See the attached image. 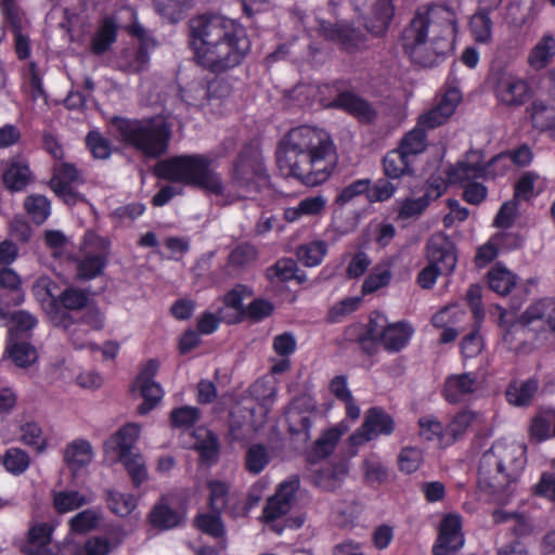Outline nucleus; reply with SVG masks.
I'll use <instances>...</instances> for the list:
<instances>
[{
    "mask_svg": "<svg viewBox=\"0 0 555 555\" xmlns=\"http://www.w3.org/2000/svg\"><path fill=\"white\" fill-rule=\"evenodd\" d=\"M422 462L423 454L417 448H403L399 454V468L405 474L416 472Z\"/></svg>",
    "mask_w": 555,
    "mask_h": 555,
    "instance_id": "obj_62",
    "label": "nucleus"
},
{
    "mask_svg": "<svg viewBox=\"0 0 555 555\" xmlns=\"http://www.w3.org/2000/svg\"><path fill=\"white\" fill-rule=\"evenodd\" d=\"M249 391H250V396L253 397V399L256 400L257 410L259 411V413L261 414V417L263 418L268 414V412L270 411V409L274 402L275 395H276L275 388L273 386L268 385L264 382L259 380V382H256L250 387ZM255 412H256V408L251 406L249 409L250 418L254 417ZM250 422H251L253 426H257L258 424H260L262 422V420H259V421L250 420Z\"/></svg>",
    "mask_w": 555,
    "mask_h": 555,
    "instance_id": "obj_31",
    "label": "nucleus"
},
{
    "mask_svg": "<svg viewBox=\"0 0 555 555\" xmlns=\"http://www.w3.org/2000/svg\"><path fill=\"white\" fill-rule=\"evenodd\" d=\"M461 529V517L454 514L447 515L440 524L439 534L433 547L434 555H454L464 544Z\"/></svg>",
    "mask_w": 555,
    "mask_h": 555,
    "instance_id": "obj_19",
    "label": "nucleus"
},
{
    "mask_svg": "<svg viewBox=\"0 0 555 555\" xmlns=\"http://www.w3.org/2000/svg\"><path fill=\"white\" fill-rule=\"evenodd\" d=\"M155 10L168 22H177L189 0H153Z\"/></svg>",
    "mask_w": 555,
    "mask_h": 555,
    "instance_id": "obj_60",
    "label": "nucleus"
},
{
    "mask_svg": "<svg viewBox=\"0 0 555 555\" xmlns=\"http://www.w3.org/2000/svg\"><path fill=\"white\" fill-rule=\"evenodd\" d=\"M21 440L24 444L33 447L38 453L48 448L41 427L36 423H27L21 427Z\"/></svg>",
    "mask_w": 555,
    "mask_h": 555,
    "instance_id": "obj_54",
    "label": "nucleus"
},
{
    "mask_svg": "<svg viewBox=\"0 0 555 555\" xmlns=\"http://www.w3.org/2000/svg\"><path fill=\"white\" fill-rule=\"evenodd\" d=\"M211 164L212 160L204 155H180L158 163L156 173L163 179L221 195L224 185L220 175L212 169Z\"/></svg>",
    "mask_w": 555,
    "mask_h": 555,
    "instance_id": "obj_5",
    "label": "nucleus"
},
{
    "mask_svg": "<svg viewBox=\"0 0 555 555\" xmlns=\"http://www.w3.org/2000/svg\"><path fill=\"white\" fill-rule=\"evenodd\" d=\"M9 338L27 339L29 337V333L36 327L38 323L37 318L25 310H20L12 313L9 317Z\"/></svg>",
    "mask_w": 555,
    "mask_h": 555,
    "instance_id": "obj_38",
    "label": "nucleus"
},
{
    "mask_svg": "<svg viewBox=\"0 0 555 555\" xmlns=\"http://www.w3.org/2000/svg\"><path fill=\"white\" fill-rule=\"evenodd\" d=\"M533 126L540 130L555 128V103L537 100L532 104Z\"/></svg>",
    "mask_w": 555,
    "mask_h": 555,
    "instance_id": "obj_47",
    "label": "nucleus"
},
{
    "mask_svg": "<svg viewBox=\"0 0 555 555\" xmlns=\"http://www.w3.org/2000/svg\"><path fill=\"white\" fill-rule=\"evenodd\" d=\"M54 527L48 522L34 525L28 533V542L24 547L25 555H109L113 550L106 537H91L83 544L66 538L57 553L51 547Z\"/></svg>",
    "mask_w": 555,
    "mask_h": 555,
    "instance_id": "obj_7",
    "label": "nucleus"
},
{
    "mask_svg": "<svg viewBox=\"0 0 555 555\" xmlns=\"http://www.w3.org/2000/svg\"><path fill=\"white\" fill-rule=\"evenodd\" d=\"M516 275L505 267L495 266L488 272L490 288L501 296L509 294L516 285Z\"/></svg>",
    "mask_w": 555,
    "mask_h": 555,
    "instance_id": "obj_41",
    "label": "nucleus"
},
{
    "mask_svg": "<svg viewBox=\"0 0 555 555\" xmlns=\"http://www.w3.org/2000/svg\"><path fill=\"white\" fill-rule=\"evenodd\" d=\"M31 459L29 454L17 447L9 448L2 455V465L4 469L13 475H23L30 466Z\"/></svg>",
    "mask_w": 555,
    "mask_h": 555,
    "instance_id": "obj_40",
    "label": "nucleus"
},
{
    "mask_svg": "<svg viewBox=\"0 0 555 555\" xmlns=\"http://www.w3.org/2000/svg\"><path fill=\"white\" fill-rule=\"evenodd\" d=\"M354 10L362 16L365 28L374 36L384 35L395 14L391 0H351Z\"/></svg>",
    "mask_w": 555,
    "mask_h": 555,
    "instance_id": "obj_10",
    "label": "nucleus"
},
{
    "mask_svg": "<svg viewBox=\"0 0 555 555\" xmlns=\"http://www.w3.org/2000/svg\"><path fill=\"white\" fill-rule=\"evenodd\" d=\"M537 389L538 383L532 379L513 382L508 385L505 395L508 403L516 406H525L531 402Z\"/></svg>",
    "mask_w": 555,
    "mask_h": 555,
    "instance_id": "obj_37",
    "label": "nucleus"
},
{
    "mask_svg": "<svg viewBox=\"0 0 555 555\" xmlns=\"http://www.w3.org/2000/svg\"><path fill=\"white\" fill-rule=\"evenodd\" d=\"M326 198L322 195L306 197L296 206L285 208L284 218L288 222H296L305 217L320 216L326 206Z\"/></svg>",
    "mask_w": 555,
    "mask_h": 555,
    "instance_id": "obj_29",
    "label": "nucleus"
},
{
    "mask_svg": "<svg viewBox=\"0 0 555 555\" xmlns=\"http://www.w3.org/2000/svg\"><path fill=\"white\" fill-rule=\"evenodd\" d=\"M393 430L395 423L391 416L378 408H371L361 427L349 437V442L353 447H359L379 435H390Z\"/></svg>",
    "mask_w": 555,
    "mask_h": 555,
    "instance_id": "obj_13",
    "label": "nucleus"
},
{
    "mask_svg": "<svg viewBox=\"0 0 555 555\" xmlns=\"http://www.w3.org/2000/svg\"><path fill=\"white\" fill-rule=\"evenodd\" d=\"M494 93L501 104L518 107L528 101L530 88L522 78L503 73L496 78Z\"/></svg>",
    "mask_w": 555,
    "mask_h": 555,
    "instance_id": "obj_15",
    "label": "nucleus"
},
{
    "mask_svg": "<svg viewBox=\"0 0 555 555\" xmlns=\"http://www.w3.org/2000/svg\"><path fill=\"white\" fill-rule=\"evenodd\" d=\"M251 296V292L244 285H236L231 292L224 296V306L227 309H232L233 312L228 314L223 309H220V318L227 323L237 322L244 314L242 308L243 300Z\"/></svg>",
    "mask_w": 555,
    "mask_h": 555,
    "instance_id": "obj_35",
    "label": "nucleus"
},
{
    "mask_svg": "<svg viewBox=\"0 0 555 555\" xmlns=\"http://www.w3.org/2000/svg\"><path fill=\"white\" fill-rule=\"evenodd\" d=\"M482 388V380L475 372L449 375L443 384L442 396L452 404L470 400Z\"/></svg>",
    "mask_w": 555,
    "mask_h": 555,
    "instance_id": "obj_12",
    "label": "nucleus"
},
{
    "mask_svg": "<svg viewBox=\"0 0 555 555\" xmlns=\"http://www.w3.org/2000/svg\"><path fill=\"white\" fill-rule=\"evenodd\" d=\"M53 177L50 180L51 189L61 196L67 205H74L81 196L74 191L73 184L81 181L80 172L77 168L65 162L54 165Z\"/></svg>",
    "mask_w": 555,
    "mask_h": 555,
    "instance_id": "obj_20",
    "label": "nucleus"
},
{
    "mask_svg": "<svg viewBox=\"0 0 555 555\" xmlns=\"http://www.w3.org/2000/svg\"><path fill=\"white\" fill-rule=\"evenodd\" d=\"M134 387L140 389L141 396L144 399V402L138 406V412L141 415L147 414L163 399V388L156 382H145L144 384L134 385Z\"/></svg>",
    "mask_w": 555,
    "mask_h": 555,
    "instance_id": "obj_51",
    "label": "nucleus"
},
{
    "mask_svg": "<svg viewBox=\"0 0 555 555\" xmlns=\"http://www.w3.org/2000/svg\"><path fill=\"white\" fill-rule=\"evenodd\" d=\"M420 435L426 440H437L439 442H447L449 437L444 433L443 425L433 416H423L418 421Z\"/></svg>",
    "mask_w": 555,
    "mask_h": 555,
    "instance_id": "obj_57",
    "label": "nucleus"
},
{
    "mask_svg": "<svg viewBox=\"0 0 555 555\" xmlns=\"http://www.w3.org/2000/svg\"><path fill=\"white\" fill-rule=\"evenodd\" d=\"M470 30L476 41L489 42L492 35V21L487 10H480L470 20Z\"/></svg>",
    "mask_w": 555,
    "mask_h": 555,
    "instance_id": "obj_53",
    "label": "nucleus"
},
{
    "mask_svg": "<svg viewBox=\"0 0 555 555\" xmlns=\"http://www.w3.org/2000/svg\"><path fill=\"white\" fill-rule=\"evenodd\" d=\"M461 100L462 94L457 88L447 89L436 105L420 116L418 126L424 129H434L441 126L453 115Z\"/></svg>",
    "mask_w": 555,
    "mask_h": 555,
    "instance_id": "obj_18",
    "label": "nucleus"
},
{
    "mask_svg": "<svg viewBox=\"0 0 555 555\" xmlns=\"http://www.w3.org/2000/svg\"><path fill=\"white\" fill-rule=\"evenodd\" d=\"M426 146L425 129L417 125L401 139L398 149L412 160L414 156L423 153Z\"/></svg>",
    "mask_w": 555,
    "mask_h": 555,
    "instance_id": "obj_45",
    "label": "nucleus"
},
{
    "mask_svg": "<svg viewBox=\"0 0 555 555\" xmlns=\"http://www.w3.org/2000/svg\"><path fill=\"white\" fill-rule=\"evenodd\" d=\"M140 430L138 424H126L104 442L105 452L113 453L116 460L134 453L133 449Z\"/></svg>",
    "mask_w": 555,
    "mask_h": 555,
    "instance_id": "obj_22",
    "label": "nucleus"
},
{
    "mask_svg": "<svg viewBox=\"0 0 555 555\" xmlns=\"http://www.w3.org/2000/svg\"><path fill=\"white\" fill-rule=\"evenodd\" d=\"M257 250L254 245L243 243L237 245L229 255V263L234 268H244L255 261Z\"/></svg>",
    "mask_w": 555,
    "mask_h": 555,
    "instance_id": "obj_59",
    "label": "nucleus"
},
{
    "mask_svg": "<svg viewBox=\"0 0 555 555\" xmlns=\"http://www.w3.org/2000/svg\"><path fill=\"white\" fill-rule=\"evenodd\" d=\"M456 13L444 5L418 10L402 33V46L422 66L438 64L453 51Z\"/></svg>",
    "mask_w": 555,
    "mask_h": 555,
    "instance_id": "obj_3",
    "label": "nucleus"
},
{
    "mask_svg": "<svg viewBox=\"0 0 555 555\" xmlns=\"http://www.w3.org/2000/svg\"><path fill=\"white\" fill-rule=\"evenodd\" d=\"M271 453L270 450L261 444H251L245 454V468L249 474H260L270 463Z\"/></svg>",
    "mask_w": 555,
    "mask_h": 555,
    "instance_id": "obj_43",
    "label": "nucleus"
},
{
    "mask_svg": "<svg viewBox=\"0 0 555 555\" xmlns=\"http://www.w3.org/2000/svg\"><path fill=\"white\" fill-rule=\"evenodd\" d=\"M336 159V147L330 133L311 126L292 129L281 141L276 157L284 176L310 186L328 179Z\"/></svg>",
    "mask_w": 555,
    "mask_h": 555,
    "instance_id": "obj_2",
    "label": "nucleus"
},
{
    "mask_svg": "<svg viewBox=\"0 0 555 555\" xmlns=\"http://www.w3.org/2000/svg\"><path fill=\"white\" fill-rule=\"evenodd\" d=\"M52 321L55 326L67 332L70 344L75 349H98V347L90 341L87 328H85L82 324H78L74 321L72 315L65 310H57L52 317Z\"/></svg>",
    "mask_w": 555,
    "mask_h": 555,
    "instance_id": "obj_24",
    "label": "nucleus"
},
{
    "mask_svg": "<svg viewBox=\"0 0 555 555\" xmlns=\"http://www.w3.org/2000/svg\"><path fill=\"white\" fill-rule=\"evenodd\" d=\"M91 502V496H87L77 490H62L53 493V506L60 514L76 511Z\"/></svg>",
    "mask_w": 555,
    "mask_h": 555,
    "instance_id": "obj_36",
    "label": "nucleus"
},
{
    "mask_svg": "<svg viewBox=\"0 0 555 555\" xmlns=\"http://www.w3.org/2000/svg\"><path fill=\"white\" fill-rule=\"evenodd\" d=\"M364 477L369 482L372 483L385 482L388 478V468L379 460H366L364 463Z\"/></svg>",
    "mask_w": 555,
    "mask_h": 555,
    "instance_id": "obj_63",
    "label": "nucleus"
},
{
    "mask_svg": "<svg viewBox=\"0 0 555 555\" xmlns=\"http://www.w3.org/2000/svg\"><path fill=\"white\" fill-rule=\"evenodd\" d=\"M350 429V426L344 421L336 426L324 431L322 436L314 442L309 459L312 462L324 459L333 453L339 439Z\"/></svg>",
    "mask_w": 555,
    "mask_h": 555,
    "instance_id": "obj_25",
    "label": "nucleus"
},
{
    "mask_svg": "<svg viewBox=\"0 0 555 555\" xmlns=\"http://www.w3.org/2000/svg\"><path fill=\"white\" fill-rule=\"evenodd\" d=\"M346 474L344 465L339 466H326L315 470L311 478L313 483L325 489L333 490L337 481Z\"/></svg>",
    "mask_w": 555,
    "mask_h": 555,
    "instance_id": "obj_52",
    "label": "nucleus"
},
{
    "mask_svg": "<svg viewBox=\"0 0 555 555\" xmlns=\"http://www.w3.org/2000/svg\"><path fill=\"white\" fill-rule=\"evenodd\" d=\"M116 35V23L112 18H105L91 40V51L95 54H103L115 42Z\"/></svg>",
    "mask_w": 555,
    "mask_h": 555,
    "instance_id": "obj_39",
    "label": "nucleus"
},
{
    "mask_svg": "<svg viewBox=\"0 0 555 555\" xmlns=\"http://www.w3.org/2000/svg\"><path fill=\"white\" fill-rule=\"evenodd\" d=\"M151 524L159 529L167 530L179 526L183 515L169 505L167 496H163L150 513Z\"/></svg>",
    "mask_w": 555,
    "mask_h": 555,
    "instance_id": "obj_30",
    "label": "nucleus"
},
{
    "mask_svg": "<svg viewBox=\"0 0 555 555\" xmlns=\"http://www.w3.org/2000/svg\"><path fill=\"white\" fill-rule=\"evenodd\" d=\"M525 466V449L514 441L498 440L483 452L478 465V486L503 502Z\"/></svg>",
    "mask_w": 555,
    "mask_h": 555,
    "instance_id": "obj_4",
    "label": "nucleus"
},
{
    "mask_svg": "<svg viewBox=\"0 0 555 555\" xmlns=\"http://www.w3.org/2000/svg\"><path fill=\"white\" fill-rule=\"evenodd\" d=\"M297 264L293 259H280L272 268L269 269L270 278L276 276L281 281H289L296 276Z\"/></svg>",
    "mask_w": 555,
    "mask_h": 555,
    "instance_id": "obj_64",
    "label": "nucleus"
},
{
    "mask_svg": "<svg viewBox=\"0 0 555 555\" xmlns=\"http://www.w3.org/2000/svg\"><path fill=\"white\" fill-rule=\"evenodd\" d=\"M102 250L98 253L87 251L81 259L77 261V278L81 280H92L102 274L107 261V246L104 240H100Z\"/></svg>",
    "mask_w": 555,
    "mask_h": 555,
    "instance_id": "obj_26",
    "label": "nucleus"
},
{
    "mask_svg": "<svg viewBox=\"0 0 555 555\" xmlns=\"http://www.w3.org/2000/svg\"><path fill=\"white\" fill-rule=\"evenodd\" d=\"M189 44L197 64L215 74L238 66L251 47L241 23L218 14H201L190 20Z\"/></svg>",
    "mask_w": 555,
    "mask_h": 555,
    "instance_id": "obj_1",
    "label": "nucleus"
},
{
    "mask_svg": "<svg viewBox=\"0 0 555 555\" xmlns=\"http://www.w3.org/2000/svg\"><path fill=\"white\" fill-rule=\"evenodd\" d=\"M232 182L245 190L241 197H248L253 191L257 192L260 186L267 184L266 169L256 146L246 145L242 149L233 164Z\"/></svg>",
    "mask_w": 555,
    "mask_h": 555,
    "instance_id": "obj_8",
    "label": "nucleus"
},
{
    "mask_svg": "<svg viewBox=\"0 0 555 555\" xmlns=\"http://www.w3.org/2000/svg\"><path fill=\"white\" fill-rule=\"evenodd\" d=\"M478 421H480V414L469 410H463L455 414L447 427V434L450 436L447 443L455 441L470 425Z\"/></svg>",
    "mask_w": 555,
    "mask_h": 555,
    "instance_id": "obj_50",
    "label": "nucleus"
},
{
    "mask_svg": "<svg viewBox=\"0 0 555 555\" xmlns=\"http://www.w3.org/2000/svg\"><path fill=\"white\" fill-rule=\"evenodd\" d=\"M426 258L428 262L439 267L442 272L450 274L457 262L455 245L448 235L441 232L435 233L427 241Z\"/></svg>",
    "mask_w": 555,
    "mask_h": 555,
    "instance_id": "obj_16",
    "label": "nucleus"
},
{
    "mask_svg": "<svg viewBox=\"0 0 555 555\" xmlns=\"http://www.w3.org/2000/svg\"><path fill=\"white\" fill-rule=\"evenodd\" d=\"M367 334L388 352H398L408 346L414 328L406 321L390 323L385 314L373 312L367 324Z\"/></svg>",
    "mask_w": 555,
    "mask_h": 555,
    "instance_id": "obj_9",
    "label": "nucleus"
},
{
    "mask_svg": "<svg viewBox=\"0 0 555 555\" xmlns=\"http://www.w3.org/2000/svg\"><path fill=\"white\" fill-rule=\"evenodd\" d=\"M30 180L28 164L23 158L12 159L3 173L5 186L12 191L23 190Z\"/></svg>",
    "mask_w": 555,
    "mask_h": 555,
    "instance_id": "obj_34",
    "label": "nucleus"
},
{
    "mask_svg": "<svg viewBox=\"0 0 555 555\" xmlns=\"http://www.w3.org/2000/svg\"><path fill=\"white\" fill-rule=\"evenodd\" d=\"M108 508L117 516L126 517L137 507V499L131 493H124L116 490L107 491Z\"/></svg>",
    "mask_w": 555,
    "mask_h": 555,
    "instance_id": "obj_48",
    "label": "nucleus"
},
{
    "mask_svg": "<svg viewBox=\"0 0 555 555\" xmlns=\"http://www.w3.org/2000/svg\"><path fill=\"white\" fill-rule=\"evenodd\" d=\"M5 353L20 367H27L37 360V351L27 339L8 338Z\"/></svg>",
    "mask_w": 555,
    "mask_h": 555,
    "instance_id": "obj_32",
    "label": "nucleus"
},
{
    "mask_svg": "<svg viewBox=\"0 0 555 555\" xmlns=\"http://www.w3.org/2000/svg\"><path fill=\"white\" fill-rule=\"evenodd\" d=\"M555 57V37L551 34H544L528 54V65L534 70L546 68Z\"/></svg>",
    "mask_w": 555,
    "mask_h": 555,
    "instance_id": "obj_27",
    "label": "nucleus"
},
{
    "mask_svg": "<svg viewBox=\"0 0 555 555\" xmlns=\"http://www.w3.org/2000/svg\"><path fill=\"white\" fill-rule=\"evenodd\" d=\"M50 282L48 279H40L38 286L46 289L47 295L52 299L53 302L59 301L64 309L67 310H79L88 304V293L75 286L66 287L60 296L56 298L49 288Z\"/></svg>",
    "mask_w": 555,
    "mask_h": 555,
    "instance_id": "obj_28",
    "label": "nucleus"
},
{
    "mask_svg": "<svg viewBox=\"0 0 555 555\" xmlns=\"http://www.w3.org/2000/svg\"><path fill=\"white\" fill-rule=\"evenodd\" d=\"M86 143L95 158L106 159L112 153L111 143L99 131L92 130L86 138Z\"/></svg>",
    "mask_w": 555,
    "mask_h": 555,
    "instance_id": "obj_61",
    "label": "nucleus"
},
{
    "mask_svg": "<svg viewBox=\"0 0 555 555\" xmlns=\"http://www.w3.org/2000/svg\"><path fill=\"white\" fill-rule=\"evenodd\" d=\"M489 167L490 164L485 163L483 154L480 151H470L449 169L448 180L450 183L461 185L474 182L488 177L490 175Z\"/></svg>",
    "mask_w": 555,
    "mask_h": 555,
    "instance_id": "obj_14",
    "label": "nucleus"
},
{
    "mask_svg": "<svg viewBox=\"0 0 555 555\" xmlns=\"http://www.w3.org/2000/svg\"><path fill=\"white\" fill-rule=\"evenodd\" d=\"M25 209L31 219L40 224L50 215V202L42 195H30L25 199Z\"/></svg>",
    "mask_w": 555,
    "mask_h": 555,
    "instance_id": "obj_56",
    "label": "nucleus"
},
{
    "mask_svg": "<svg viewBox=\"0 0 555 555\" xmlns=\"http://www.w3.org/2000/svg\"><path fill=\"white\" fill-rule=\"evenodd\" d=\"M428 204L427 195L418 198H405L398 203V218L403 220L416 218L426 209Z\"/></svg>",
    "mask_w": 555,
    "mask_h": 555,
    "instance_id": "obj_58",
    "label": "nucleus"
},
{
    "mask_svg": "<svg viewBox=\"0 0 555 555\" xmlns=\"http://www.w3.org/2000/svg\"><path fill=\"white\" fill-rule=\"evenodd\" d=\"M299 486V477L296 475L288 477L279 485L275 494L268 500L263 508L266 521H273L291 511Z\"/></svg>",
    "mask_w": 555,
    "mask_h": 555,
    "instance_id": "obj_17",
    "label": "nucleus"
},
{
    "mask_svg": "<svg viewBox=\"0 0 555 555\" xmlns=\"http://www.w3.org/2000/svg\"><path fill=\"white\" fill-rule=\"evenodd\" d=\"M120 462L129 474L134 487H140L147 479V470L143 456L134 452L116 460Z\"/></svg>",
    "mask_w": 555,
    "mask_h": 555,
    "instance_id": "obj_49",
    "label": "nucleus"
},
{
    "mask_svg": "<svg viewBox=\"0 0 555 555\" xmlns=\"http://www.w3.org/2000/svg\"><path fill=\"white\" fill-rule=\"evenodd\" d=\"M102 520V513L96 508H87L68 520L69 532L66 538H72L73 534H87L100 526Z\"/></svg>",
    "mask_w": 555,
    "mask_h": 555,
    "instance_id": "obj_33",
    "label": "nucleus"
},
{
    "mask_svg": "<svg viewBox=\"0 0 555 555\" xmlns=\"http://www.w3.org/2000/svg\"><path fill=\"white\" fill-rule=\"evenodd\" d=\"M553 311H555V300L551 298L541 299L527 308L521 315V322L524 324H530L537 320L546 322Z\"/></svg>",
    "mask_w": 555,
    "mask_h": 555,
    "instance_id": "obj_55",
    "label": "nucleus"
},
{
    "mask_svg": "<svg viewBox=\"0 0 555 555\" xmlns=\"http://www.w3.org/2000/svg\"><path fill=\"white\" fill-rule=\"evenodd\" d=\"M327 253V244L324 241H312L302 244L297 249V257L306 267L319 266Z\"/></svg>",
    "mask_w": 555,
    "mask_h": 555,
    "instance_id": "obj_46",
    "label": "nucleus"
},
{
    "mask_svg": "<svg viewBox=\"0 0 555 555\" xmlns=\"http://www.w3.org/2000/svg\"><path fill=\"white\" fill-rule=\"evenodd\" d=\"M113 125L124 142L147 158H158L168 150L171 129L162 116L143 119L116 118Z\"/></svg>",
    "mask_w": 555,
    "mask_h": 555,
    "instance_id": "obj_6",
    "label": "nucleus"
},
{
    "mask_svg": "<svg viewBox=\"0 0 555 555\" xmlns=\"http://www.w3.org/2000/svg\"><path fill=\"white\" fill-rule=\"evenodd\" d=\"M127 30L141 41V47L124 51L119 59V67L127 73H140L147 67L150 62L147 50L155 47V42L137 21L128 26Z\"/></svg>",
    "mask_w": 555,
    "mask_h": 555,
    "instance_id": "obj_11",
    "label": "nucleus"
},
{
    "mask_svg": "<svg viewBox=\"0 0 555 555\" xmlns=\"http://www.w3.org/2000/svg\"><path fill=\"white\" fill-rule=\"evenodd\" d=\"M392 274L390 266L387 262L376 264L371 273L365 278L362 284V294H372L382 287L387 286L391 281Z\"/></svg>",
    "mask_w": 555,
    "mask_h": 555,
    "instance_id": "obj_44",
    "label": "nucleus"
},
{
    "mask_svg": "<svg viewBox=\"0 0 555 555\" xmlns=\"http://www.w3.org/2000/svg\"><path fill=\"white\" fill-rule=\"evenodd\" d=\"M411 163L412 160L399 149L392 150L383 159L384 172L390 179H398L410 172Z\"/></svg>",
    "mask_w": 555,
    "mask_h": 555,
    "instance_id": "obj_42",
    "label": "nucleus"
},
{
    "mask_svg": "<svg viewBox=\"0 0 555 555\" xmlns=\"http://www.w3.org/2000/svg\"><path fill=\"white\" fill-rule=\"evenodd\" d=\"M324 107L339 108L361 121H372L376 112L372 105L352 92H341L333 101L321 100Z\"/></svg>",
    "mask_w": 555,
    "mask_h": 555,
    "instance_id": "obj_21",
    "label": "nucleus"
},
{
    "mask_svg": "<svg viewBox=\"0 0 555 555\" xmlns=\"http://www.w3.org/2000/svg\"><path fill=\"white\" fill-rule=\"evenodd\" d=\"M93 457L94 450L86 439H75L67 443L63 450V461L74 475L89 466Z\"/></svg>",
    "mask_w": 555,
    "mask_h": 555,
    "instance_id": "obj_23",
    "label": "nucleus"
}]
</instances>
